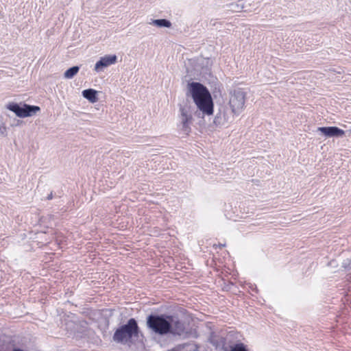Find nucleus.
Returning <instances> with one entry per match:
<instances>
[{
    "instance_id": "8",
    "label": "nucleus",
    "mask_w": 351,
    "mask_h": 351,
    "mask_svg": "<svg viewBox=\"0 0 351 351\" xmlns=\"http://www.w3.org/2000/svg\"><path fill=\"white\" fill-rule=\"evenodd\" d=\"M117 56L115 55H109L101 58V59L97 62L95 66V69L98 71L103 67L108 66L111 64L116 63Z\"/></svg>"
},
{
    "instance_id": "15",
    "label": "nucleus",
    "mask_w": 351,
    "mask_h": 351,
    "mask_svg": "<svg viewBox=\"0 0 351 351\" xmlns=\"http://www.w3.org/2000/svg\"><path fill=\"white\" fill-rule=\"evenodd\" d=\"M219 246L220 247H224V246H225V244H220V245H219Z\"/></svg>"
},
{
    "instance_id": "4",
    "label": "nucleus",
    "mask_w": 351,
    "mask_h": 351,
    "mask_svg": "<svg viewBox=\"0 0 351 351\" xmlns=\"http://www.w3.org/2000/svg\"><path fill=\"white\" fill-rule=\"evenodd\" d=\"M245 97L246 94L241 88L234 89L230 92L229 105L233 114L238 115L243 111Z\"/></svg>"
},
{
    "instance_id": "11",
    "label": "nucleus",
    "mask_w": 351,
    "mask_h": 351,
    "mask_svg": "<svg viewBox=\"0 0 351 351\" xmlns=\"http://www.w3.org/2000/svg\"><path fill=\"white\" fill-rule=\"evenodd\" d=\"M79 69V67L77 66L69 69L65 71L64 74V77L67 79L73 77V76H75L78 73Z\"/></svg>"
},
{
    "instance_id": "1",
    "label": "nucleus",
    "mask_w": 351,
    "mask_h": 351,
    "mask_svg": "<svg viewBox=\"0 0 351 351\" xmlns=\"http://www.w3.org/2000/svg\"><path fill=\"white\" fill-rule=\"evenodd\" d=\"M188 88L197 108L203 114L212 115L214 112V104L208 88L199 82L189 83Z\"/></svg>"
},
{
    "instance_id": "5",
    "label": "nucleus",
    "mask_w": 351,
    "mask_h": 351,
    "mask_svg": "<svg viewBox=\"0 0 351 351\" xmlns=\"http://www.w3.org/2000/svg\"><path fill=\"white\" fill-rule=\"evenodd\" d=\"M8 108L14 112L19 117H27L36 114L40 110V107L36 106H29L23 104L21 106L17 104H10L8 105Z\"/></svg>"
},
{
    "instance_id": "7",
    "label": "nucleus",
    "mask_w": 351,
    "mask_h": 351,
    "mask_svg": "<svg viewBox=\"0 0 351 351\" xmlns=\"http://www.w3.org/2000/svg\"><path fill=\"white\" fill-rule=\"evenodd\" d=\"M181 112V120L182 125V130L185 132L186 134H189L191 131V128L189 125L192 122V115L189 114L187 110L184 108H182L180 109Z\"/></svg>"
},
{
    "instance_id": "13",
    "label": "nucleus",
    "mask_w": 351,
    "mask_h": 351,
    "mask_svg": "<svg viewBox=\"0 0 351 351\" xmlns=\"http://www.w3.org/2000/svg\"><path fill=\"white\" fill-rule=\"evenodd\" d=\"M230 351H247L245 345L242 343H237L231 348Z\"/></svg>"
},
{
    "instance_id": "6",
    "label": "nucleus",
    "mask_w": 351,
    "mask_h": 351,
    "mask_svg": "<svg viewBox=\"0 0 351 351\" xmlns=\"http://www.w3.org/2000/svg\"><path fill=\"white\" fill-rule=\"evenodd\" d=\"M167 318L170 325L169 333L178 336L185 334L186 328L184 324L180 321L178 316L167 315Z\"/></svg>"
},
{
    "instance_id": "3",
    "label": "nucleus",
    "mask_w": 351,
    "mask_h": 351,
    "mask_svg": "<svg viewBox=\"0 0 351 351\" xmlns=\"http://www.w3.org/2000/svg\"><path fill=\"white\" fill-rule=\"evenodd\" d=\"M147 325L156 334L165 335L169 333L170 325L167 315L148 316Z\"/></svg>"
},
{
    "instance_id": "16",
    "label": "nucleus",
    "mask_w": 351,
    "mask_h": 351,
    "mask_svg": "<svg viewBox=\"0 0 351 351\" xmlns=\"http://www.w3.org/2000/svg\"><path fill=\"white\" fill-rule=\"evenodd\" d=\"M348 269H351V262L349 263Z\"/></svg>"
},
{
    "instance_id": "9",
    "label": "nucleus",
    "mask_w": 351,
    "mask_h": 351,
    "mask_svg": "<svg viewBox=\"0 0 351 351\" xmlns=\"http://www.w3.org/2000/svg\"><path fill=\"white\" fill-rule=\"evenodd\" d=\"M318 130L320 131L326 136H342L345 134V132L335 126L331 127H320L318 128Z\"/></svg>"
},
{
    "instance_id": "12",
    "label": "nucleus",
    "mask_w": 351,
    "mask_h": 351,
    "mask_svg": "<svg viewBox=\"0 0 351 351\" xmlns=\"http://www.w3.org/2000/svg\"><path fill=\"white\" fill-rule=\"evenodd\" d=\"M152 23L154 25H155L158 26V27H169L171 25V23L169 21L166 20V19H156V20H154Z\"/></svg>"
},
{
    "instance_id": "14",
    "label": "nucleus",
    "mask_w": 351,
    "mask_h": 351,
    "mask_svg": "<svg viewBox=\"0 0 351 351\" xmlns=\"http://www.w3.org/2000/svg\"><path fill=\"white\" fill-rule=\"evenodd\" d=\"M12 351H24V350L22 349H20V348H14L12 350Z\"/></svg>"
},
{
    "instance_id": "10",
    "label": "nucleus",
    "mask_w": 351,
    "mask_h": 351,
    "mask_svg": "<svg viewBox=\"0 0 351 351\" xmlns=\"http://www.w3.org/2000/svg\"><path fill=\"white\" fill-rule=\"evenodd\" d=\"M97 93L94 89H86L82 91V95L91 103H95L97 101Z\"/></svg>"
},
{
    "instance_id": "2",
    "label": "nucleus",
    "mask_w": 351,
    "mask_h": 351,
    "mask_svg": "<svg viewBox=\"0 0 351 351\" xmlns=\"http://www.w3.org/2000/svg\"><path fill=\"white\" fill-rule=\"evenodd\" d=\"M138 335V326L134 318L128 320L126 324L118 328L113 335V340L117 343L128 344L132 341L133 337Z\"/></svg>"
}]
</instances>
